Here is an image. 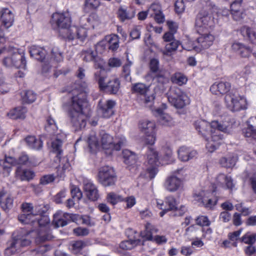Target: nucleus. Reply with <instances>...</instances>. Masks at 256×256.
I'll return each instance as SVG.
<instances>
[{
	"instance_id": "bb28decb",
	"label": "nucleus",
	"mask_w": 256,
	"mask_h": 256,
	"mask_svg": "<svg viewBox=\"0 0 256 256\" xmlns=\"http://www.w3.org/2000/svg\"><path fill=\"white\" fill-rule=\"evenodd\" d=\"M29 52L31 57L40 61H42L46 54V50L43 48L36 46H32L30 47Z\"/></svg>"
},
{
	"instance_id": "de8ad7c7",
	"label": "nucleus",
	"mask_w": 256,
	"mask_h": 256,
	"mask_svg": "<svg viewBox=\"0 0 256 256\" xmlns=\"http://www.w3.org/2000/svg\"><path fill=\"white\" fill-rule=\"evenodd\" d=\"M36 98V94L32 91L28 90L22 93V98L24 103H32L35 101Z\"/></svg>"
},
{
	"instance_id": "9b49d317",
	"label": "nucleus",
	"mask_w": 256,
	"mask_h": 256,
	"mask_svg": "<svg viewBox=\"0 0 256 256\" xmlns=\"http://www.w3.org/2000/svg\"><path fill=\"white\" fill-rule=\"evenodd\" d=\"M98 180L104 186L114 185L116 180L114 170L108 166L101 168L98 172Z\"/></svg>"
},
{
	"instance_id": "f8f14e48",
	"label": "nucleus",
	"mask_w": 256,
	"mask_h": 256,
	"mask_svg": "<svg viewBox=\"0 0 256 256\" xmlns=\"http://www.w3.org/2000/svg\"><path fill=\"white\" fill-rule=\"evenodd\" d=\"M2 62L6 67L14 66L22 68H25L26 64L24 54L19 52L17 49L15 50L12 56L6 57Z\"/></svg>"
},
{
	"instance_id": "aec40b11",
	"label": "nucleus",
	"mask_w": 256,
	"mask_h": 256,
	"mask_svg": "<svg viewBox=\"0 0 256 256\" xmlns=\"http://www.w3.org/2000/svg\"><path fill=\"white\" fill-rule=\"evenodd\" d=\"M0 20L2 25L6 28L12 26L14 22V15L12 12L7 8H2L0 11Z\"/></svg>"
},
{
	"instance_id": "a211bd4d",
	"label": "nucleus",
	"mask_w": 256,
	"mask_h": 256,
	"mask_svg": "<svg viewBox=\"0 0 256 256\" xmlns=\"http://www.w3.org/2000/svg\"><path fill=\"white\" fill-rule=\"evenodd\" d=\"M84 190L88 199L94 201L99 198L96 186L90 180L84 182Z\"/></svg>"
},
{
	"instance_id": "09e8293b",
	"label": "nucleus",
	"mask_w": 256,
	"mask_h": 256,
	"mask_svg": "<svg viewBox=\"0 0 256 256\" xmlns=\"http://www.w3.org/2000/svg\"><path fill=\"white\" fill-rule=\"evenodd\" d=\"M74 28H76L74 26H70V28H66L60 34H59L62 38H67L70 40H73L76 38V32H74Z\"/></svg>"
},
{
	"instance_id": "5fc2aeb1",
	"label": "nucleus",
	"mask_w": 256,
	"mask_h": 256,
	"mask_svg": "<svg viewBox=\"0 0 256 256\" xmlns=\"http://www.w3.org/2000/svg\"><path fill=\"white\" fill-rule=\"evenodd\" d=\"M108 202L112 205H114L118 202H122L124 198L120 195L114 192H110L107 196Z\"/></svg>"
},
{
	"instance_id": "052dcab7",
	"label": "nucleus",
	"mask_w": 256,
	"mask_h": 256,
	"mask_svg": "<svg viewBox=\"0 0 256 256\" xmlns=\"http://www.w3.org/2000/svg\"><path fill=\"white\" fill-rule=\"evenodd\" d=\"M46 130L51 134H54L57 130V126L55 121L50 117L47 120V124L46 126Z\"/></svg>"
},
{
	"instance_id": "6e6d98bb",
	"label": "nucleus",
	"mask_w": 256,
	"mask_h": 256,
	"mask_svg": "<svg viewBox=\"0 0 256 256\" xmlns=\"http://www.w3.org/2000/svg\"><path fill=\"white\" fill-rule=\"evenodd\" d=\"M82 56H83V60L88 62L94 60L96 56V54L91 48H88L82 50Z\"/></svg>"
},
{
	"instance_id": "39448f33",
	"label": "nucleus",
	"mask_w": 256,
	"mask_h": 256,
	"mask_svg": "<svg viewBox=\"0 0 256 256\" xmlns=\"http://www.w3.org/2000/svg\"><path fill=\"white\" fill-rule=\"evenodd\" d=\"M166 96L168 102L177 108H183L190 102L188 96L177 86H171Z\"/></svg>"
},
{
	"instance_id": "a18cd8bd",
	"label": "nucleus",
	"mask_w": 256,
	"mask_h": 256,
	"mask_svg": "<svg viewBox=\"0 0 256 256\" xmlns=\"http://www.w3.org/2000/svg\"><path fill=\"white\" fill-rule=\"evenodd\" d=\"M16 175L20 177L22 180H30L34 176V173L30 170H21L18 168L16 170Z\"/></svg>"
},
{
	"instance_id": "cd10ccee",
	"label": "nucleus",
	"mask_w": 256,
	"mask_h": 256,
	"mask_svg": "<svg viewBox=\"0 0 256 256\" xmlns=\"http://www.w3.org/2000/svg\"><path fill=\"white\" fill-rule=\"evenodd\" d=\"M232 49L237 52L242 57H248L252 52L250 48L240 42H234L232 46Z\"/></svg>"
},
{
	"instance_id": "f704fd0d",
	"label": "nucleus",
	"mask_w": 256,
	"mask_h": 256,
	"mask_svg": "<svg viewBox=\"0 0 256 256\" xmlns=\"http://www.w3.org/2000/svg\"><path fill=\"white\" fill-rule=\"evenodd\" d=\"M52 236L49 230H40L36 238V244H40L42 242L52 240Z\"/></svg>"
},
{
	"instance_id": "72a5a7b5",
	"label": "nucleus",
	"mask_w": 256,
	"mask_h": 256,
	"mask_svg": "<svg viewBox=\"0 0 256 256\" xmlns=\"http://www.w3.org/2000/svg\"><path fill=\"white\" fill-rule=\"evenodd\" d=\"M170 80L173 84H176L179 86L186 84L188 82L187 77L184 74L180 72H176L172 76Z\"/></svg>"
},
{
	"instance_id": "f3484780",
	"label": "nucleus",
	"mask_w": 256,
	"mask_h": 256,
	"mask_svg": "<svg viewBox=\"0 0 256 256\" xmlns=\"http://www.w3.org/2000/svg\"><path fill=\"white\" fill-rule=\"evenodd\" d=\"M212 126L214 128V133L220 134V131L224 132H229L232 128V123L230 118H226L224 120L219 122L218 121L214 120L212 122Z\"/></svg>"
},
{
	"instance_id": "473e14b6",
	"label": "nucleus",
	"mask_w": 256,
	"mask_h": 256,
	"mask_svg": "<svg viewBox=\"0 0 256 256\" xmlns=\"http://www.w3.org/2000/svg\"><path fill=\"white\" fill-rule=\"evenodd\" d=\"M158 230L150 224L146 226V230L140 233L142 238L146 240L153 241L152 234L157 232Z\"/></svg>"
},
{
	"instance_id": "bf43d9fd",
	"label": "nucleus",
	"mask_w": 256,
	"mask_h": 256,
	"mask_svg": "<svg viewBox=\"0 0 256 256\" xmlns=\"http://www.w3.org/2000/svg\"><path fill=\"white\" fill-rule=\"evenodd\" d=\"M52 56L56 62H60L63 60L62 52L58 47H54L52 49Z\"/></svg>"
},
{
	"instance_id": "13d9d810",
	"label": "nucleus",
	"mask_w": 256,
	"mask_h": 256,
	"mask_svg": "<svg viewBox=\"0 0 256 256\" xmlns=\"http://www.w3.org/2000/svg\"><path fill=\"white\" fill-rule=\"evenodd\" d=\"M241 241L248 245L254 244L256 241V236L255 234L248 232L242 236Z\"/></svg>"
},
{
	"instance_id": "69168bd1",
	"label": "nucleus",
	"mask_w": 256,
	"mask_h": 256,
	"mask_svg": "<svg viewBox=\"0 0 256 256\" xmlns=\"http://www.w3.org/2000/svg\"><path fill=\"white\" fill-rule=\"evenodd\" d=\"M12 198L9 194H6V196H5L4 201V203H2V208L4 210H6L12 208Z\"/></svg>"
},
{
	"instance_id": "f257e3e1",
	"label": "nucleus",
	"mask_w": 256,
	"mask_h": 256,
	"mask_svg": "<svg viewBox=\"0 0 256 256\" xmlns=\"http://www.w3.org/2000/svg\"><path fill=\"white\" fill-rule=\"evenodd\" d=\"M88 92V84L84 82L78 84L69 94L70 100L67 103L68 115L76 130L84 128L86 125L87 116L84 110L88 105L87 94Z\"/></svg>"
},
{
	"instance_id": "f03ea898",
	"label": "nucleus",
	"mask_w": 256,
	"mask_h": 256,
	"mask_svg": "<svg viewBox=\"0 0 256 256\" xmlns=\"http://www.w3.org/2000/svg\"><path fill=\"white\" fill-rule=\"evenodd\" d=\"M30 234V232H27L23 228L14 231L12 234V239L7 242L5 255L12 256L17 252L21 247L30 245L31 243Z\"/></svg>"
},
{
	"instance_id": "b1692460",
	"label": "nucleus",
	"mask_w": 256,
	"mask_h": 256,
	"mask_svg": "<svg viewBox=\"0 0 256 256\" xmlns=\"http://www.w3.org/2000/svg\"><path fill=\"white\" fill-rule=\"evenodd\" d=\"M24 140L26 146L31 149L40 150L43 146L42 142L40 138H37L33 136H28Z\"/></svg>"
},
{
	"instance_id": "a878e982",
	"label": "nucleus",
	"mask_w": 256,
	"mask_h": 256,
	"mask_svg": "<svg viewBox=\"0 0 256 256\" xmlns=\"http://www.w3.org/2000/svg\"><path fill=\"white\" fill-rule=\"evenodd\" d=\"M216 182L220 186H226L228 189H232L234 186L232 178L223 174H220L218 176Z\"/></svg>"
},
{
	"instance_id": "4d7b16f0",
	"label": "nucleus",
	"mask_w": 256,
	"mask_h": 256,
	"mask_svg": "<svg viewBox=\"0 0 256 256\" xmlns=\"http://www.w3.org/2000/svg\"><path fill=\"white\" fill-rule=\"evenodd\" d=\"M72 31H74V32H76V38L82 42H83L86 38L87 30L83 27H76V28H74Z\"/></svg>"
},
{
	"instance_id": "2eb2a0df",
	"label": "nucleus",
	"mask_w": 256,
	"mask_h": 256,
	"mask_svg": "<svg viewBox=\"0 0 256 256\" xmlns=\"http://www.w3.org/2000/svg\"><path fill=\"white\" fill-rule=\"evenodd\" d=\"M116 102L112 100H107L105 102L100 100L98 103V114L103 118H108L114 114L113 108Z\"/></svg>"
},
{
	"instance_id": "0e129e2a",
	"label": "nucleus",
	"mask_w": 256,
	"mask_h": 256,
	"mask_svg": "<svg viewBox=\"0 0 256 256\" xmlns=\"http://www.w3.org/2000/svg\"><path fill=\"white\" fill-rule=\"evenodd\" d=\"M53 222L56 228L60 226L62 227L68 224L67 220H64L59 216L58 214H56L54 215V220Z\"/></svg>"
},
{
	"instance_id": "338daca9",
	"label": "nucleus",
	"mask_w": 256,
	"mask_h": 256,
	"mask_svg": "<svg viewBox=\"0 0 256 256\" xmlns=\"http://www.w3.org/2000/svg\"><path fill=\"white\" fill-rule=\"evenodd\" d=\"M161 12V7L160 4H152L148 10V12L151 16H153Z\"/></svg>"
},
{
	"instance_id": "ddd939ff",
	"label": "nucleus",
	"mask_w": 256,
	"mask_h": 256,
	"mask_svg": "<svg viewBox=\"0 0 256 256\" xmlns=\"http://www.w3.org/2000/svg\"><path fill=\"white\" fill-rule=\"evenodd\" d=\"M194 126L200 134L204 137L206 140L209 138V136L212 134L214 132V128L210 124L202 120H198L194 123Z\"/></svg>"
},
{
	"instance_id": "4468645a",
	"label": "nucleus",
	"mask_w": 256,
	"mask_h": 256,
	"mask_svg": "<svg viewBox=\"0 0 256 256\" xmlns=\"http://www.w3.org/2000/svg\"><path fill=\"white\" fill-rule=\"evenodd\" d=\"M156 204L158 207L162 210L160 214V216H163L166 212L170 210H176V202L175 198L172 196H167L164 202L162 200H157Z\"/></svg>"
},
{
	"instance_id": "49530a36",
	"label": "nucleus",
	"mask_w": 256,
	"mask_h": 256,
	"mask_svg": "<svg viewBox=\"0 0 256 256\" xmlns=\"http://www.w3.org/2000/svg\"><path fill=\"white\" fill-rule=\"evenodd\" d=\"M156 112L159 116V120L162 124L170 126L172 124V119L168 114L164 113L160 108L157 109Z\"/></svg>"
},
{
	"instance_id": "412c9836",
	"label": "nucleus",
	"mask_w": 256,
	"mask_h": 256,
	"mask_svg": "<svg viewBox=\"0 0 256 256\" xmlns=\"http://www.w3.org/2000/svg\"><path fill=\"white\" fill-rule=\"evenodd\" d=\"M230 88V84L226 82H214L210 87V90L212 93L218 94L227 93Z\"/></svg>"
},
{
	"instance_id": "423d86ee",
	"label": "nucleus",
	"mask_w": 256,
	"mask_h": 256,
	"mask_svg": "<svg viewBox=\"0 0 256 256\" xmlns=\"http://www.w3.org/2000/svg\"><path fill=\"white\" fill-rule=\"evenodd\" d=\"M224 103L226 108L232 112H239L248 108L246 98L233 92L226 94L224 98Z\"/></svg>"
},
{
	"instance_id": "680f3d73",
	"label": "nucleus",
	"mask_w": 256,
	"mask_h": 256,
	"mask_svg": "<svg viewBox=\"0 0 256 256\" xmlns=\"http://www.w3.org/2000/svg\"><path fill=\"white\" fill-rule=\"evenodd\" d=\"M204 196L205 192L203 190L195 192L193 196L194 200L199 205L202 206L206 200Z\"/></svg>"
},
{
	"instance_id": "4c0bfd02",
	"label": "nucleus",
	"mask_w": 256,
	"mask_h": 256,
	"mask_svg": "<svg viewBox=\"0 0 256 256\" xmlns=\"http://www.w3.org/2000/svg\"><path fill=\"white\" fill-rule=\"evenodd\" d=\"M242 34L246 36L249 40L254 44H256V30L244 26L241 29Z\"/></svg>"
},
{
	"instance_id": "1a4fd4ad",
	"label": "nucleus",
	"mask_w": 256,
	"mask_h": 256,
	"mask_svg": "<svg viewBox=\"0 0 256 256\" xmlns=\"http://www.w3.org/2000/svg\"><path fill=\"white\" fill-rule=\"evenodd\" d=\"M22 212L18 216V220L22 223L29 224L34 221V218L36 214H42L44 211L41 209L40 206L33 207L32 204L24 203L22 205Z\"/></svg>"
},
{
	"instance_id": "6e6552de",
	"label": "nucleus",
	"mask_w": 256,
	"mask_h": 256,
	"mask_svg": "<svg viewBox=\"0 0 256 256\" xmlns=\"http://www.w3.org/2000/svg\"><path fill=\"white\" fill-rule=\"evenodd\" d=\"M100 136L102 146L106 150H120L126 143V139L123 136H118L114 140L111 136L104 131L100 132Z\"/></svg>"
},
{
	"instance_id": "3c124183",
	"label": "nucleus",
	"mask_w": 256,
	"mask_h": 256,
	"mask_svg": "<svg viewBox=\"0 0 256 256\" xmlns=\"http://www.w3.org/2000/svg\"><path fill=\"white\" fill-rule=\"evenodd\" d=\"M100 4L99 0H86L84 10L86 11L95 10L98 8Z\"/></svg>"
},
{
	"instance_id": "c756f323",
	"label": "nucleus",
	"mask_w": 256,
	"mask_h": 256,
	"mask_svg": "<svg viewBox=\"0 0 256 256\" xmlns=\"http://www.w3.org/2000/svg\"><path fill=\"white\" fill-rule=\"evenodd\" d=\"M180 44V42L176 40L168 42L165 45L164 49L162 51L163 55L168 56H172Z\"/></svg>"
},
{
	"instance_id": "8fccbe9b",
	"label": "nucleus",
	"mask_w": 256,
	"mask_h": 256,
	"mask_svg": "<svg viewBox=\"0 0 256 256\" xmlns=\"http://www.w3.org/2000/svg\"><path fill=\"white\" fill-rule=\"evenodd\" d=\"M123 156L126 164L132 165L136 163V156L132 152L126 150L123 151Z\"/></svg>"
},
{
	"instance_id": "e433bc0d",
	"label": "nucleus",
	"mask_w": 256,
	"mask_h": 256,
	"mask_svg": "<svg viewBox=\"0 0 256 256\" xmlns=\"http://www.w3.org/2000/svg\"><path fill=\"white\" fill-rule=\"evenodd\" d=\"M42 214H36L35 218H34V221L32 222L30 224L34 226H44L50 222V220L47 216H42Z\"/></svg>"
},
{
	"instance_id": "864d4df0",
	"label": "nucleus",
	"mask_w": 256,
	"mask_h": 256,
	"mask_svg": "<svg viewBox=\"0 0 256 256\" xmlns=\"http://www.w3.org/2000/svg\"><path fill=\"white\" fill-rule=\"evenodd\" d=\"M242 133L245 137L256 140V128L252 124H248L246 128L243 129Z\"/></svg>"
},
{
	"instance_id": "37998d69",
	"label": "nucleus",
	"mask_w": 256,
	"mask_h": 256,
	"mask_svg": "<svg viewBox=\"0 0 256 256\" xmlns=\"http://www.w3.org/2000/svg\"><path fill=\"white\" fill-rule=\"evenodd\" d=\"M200 232H202L200 228H197L192 225L186 229L184 234L192 240L198 237Z\"/></svg>"
},
{
	"instance_id": "79ce46f5",
	"label": "nucleus",
	"mask_w": 256,
	"mask_h": 256,
	"mask_svg": "<svg viewBox=\"0 0 256 256\" xmlns=\"http://www.w3.org/2000/svg\"><path fill=\"white\" fill-rule=\"evenodd\" d=\"M238 160V157L236 156H229L222 158L220 160V164L224 167L230 168L233 167Z\"/></svg>"
},
{
	"instance_id": "c85d7f7f",
	"label": "nucleus",
	"mask_w": 256,
	"mask_h": 256,
	"mask_svg": "<svg viewBox=\"0 0 256 256\" xmlns=\"http://www.w3.org/2000/svg\"><path fill=\"white\" fill-rule=\"evenodd\" d=\"M136 12L132 8H120L118 10V16L120 20L124 22L126 20H130L134 17Z\"/></svg>"
},
{
	"instance_id": "4be33fe9",
	"label": "nucleus",
	"mask_w": 256,
	"mask_h": 256,
	"mask_svg": "<svg viewBox=\"0 0 256 256\" xmlns=\"http://www.w3.org/2000/svg\"><path fill=\"white\" fill-rule=\"evenodd\" d=\"M214 40V36L210 34H206L201 35L197 38L196 42L198 47L202 49L208 48L213 44Z\"/></svg>"
},
{
	"instance_id": "9d476101",
	"label": "nucleus",
	"mask_w": 256,
	"mask_h": 256,
	"mask_svg": "<svg viewBox=\"0 0 256 256\" xmlns=\"http://www.w3.org/2000/svg\"><path fill=\"white\" fill-rule=\"evenodd\" d=\"M52 19V24L57 28L59 34L71 26V18L68 12H55Z\"/></svg>"
},
{
	"instance_id": "e2e57ef3",
	"label": "nucleus",
	"mask_w": 256,
	"mask_h": 256,
	"mask_svg": "<svg viewBox=\"0 0 256 256\" xmlns=\"http://www.w3.org/2000/svg\"><path fill=\"white\" fill-rule=\"evenodd\" d=\"M144 142L146 145H153L156 140V133L146 134Z\"/></svg>"
},
{
	"instance_id": "a19ab883",
	"label": "nucleus",
	"mask_w": 256,
	"mask_h": 256,
	"mask_svg": "<svg viewBox=\"0 0 256 256\" xmlns=\"http://www.w3.org/2000/svg\"><path fill=\"white\" fill-rule=\"evenodd\" d=\"M140 244L144 245L143 243H141L140 240H130L122 242L120 244V248L124 250H130L134 248L136 246Z\"/></svg>"
},
{
	"instance_id": "603ef678",
	"label": "nucleus",
	"mask_w": 256,
	"mask_h": 256,
	"mask_svg": "<svg viewBox=\"0 0 256 256\" xmlns=\"http://www.w3.org/2000/svg\"><path fill=\"white\" fill-rule=\"evenodd\" d=\"M87 142L90 149L96 148L99 146V143L97 138L96 136V132H92L88 137Z\"/></svg>"
},
{
	"instance_id": "c9c22d12",
	"label": "nucleus",
	"mask_w": 256,
	"mask_h": 256,
	"mask_svg": "<svg viewBox=\"0 0 256 256\" xmlns=\"http://www.w3.org/2000/svg\"><path fill=\"white\" fill-rule=\"evenodd\" d=\"M132 92L143 96L149 93L150 86L143 83H136L133 84L132 88Z\"/></svg>"
},
{
	"instance_id": "20e7f679",
	"label": "nucleus",
	"mask_w": 256,
	"mask_h": 256,
	"mask_svg": "<svg viewBox=\"0 0 256 256\" xmlns=\"http://www.w3.org/2000/svg\"><path fill=\"white\" fill-rule=\"evenodd\" d=\"M218 23V18H214L212 10H202L196 19L195 26L198 32H209Z\"/></svg>"
},
{
	"instance_id": "393cba45",
	"label": "nucleus",
	"mask_w": 256,
	"mask_h": 256,
	"mask_svg": "<svg viewBox=\"0 0 256 256\" xmlns=\"http://www.w3.org/2000/svg\"><path fill=\"white\" fill-rule=\"evenodd\" d=\"M139 128L144 134L156 133V126L154 121L144 120L139 124Z\"/></svg>"
},
{
	"instance_id": "58836bf2",
	"label": "nucleus",
	"mask_w": 256,
	"mask_h": 256,
	"mask_svg": "<svg viewBox=\"0 0 256 256\" xmlns=\"http://www.w3.org/2000/svg\"><path fill=\"white\" fill-rule=\"evenodd\" d=\"M86 245V242L82 240L72 241L69 244V249L73 254H78Z\"/></svg>"
},
{
	"instance_id": "dca6fc26",
	"label": "nucleus",
	"mask_w": 256,
	"mask_h": 256,
	"mask_svg": "<svg viewBox=\"0 0 256 256\" xmlns=\"http://www.w3.org/2000/svg\"><path fill=\"white\" fill-rule=\"evenodd\" d=\"M182 181L180 178L172 175L166 178L164 186L166 190L172 192L182 188Z\"/></svg>"
},
{
	"instance_id": "5701e85b",
	"label": "nucleus",
	"mask_w": 256,
	"mask_h": 256,
	"mask_svg": "<svg viewBox=\"0 0 256 256\" xmlns=\"http://www.w3.org/2000/svg\"><path fill=\"white\" fill-rule=\"evenodd\" d=\"M206 140L208 141L206 144V148L208 152H212L219 146L222 138L220 134H217V133H213L209 136V138Z\"/></svg>"
},
{
	"instance_id": "2f4dec72",
	"label": "nucleus",
	"mask_w": 256,
	"mask_h": 256,
	"mask_svg": "<svg viewBox=\"0 0 256 256\" xmlns=\"http://www.w3.org/2000/svg\"><path fill=\"white\" fill-rule=\"evenodd\" d=\"M1 162L4 167L2 176H8L11 171V167L12 165H16V162L12 157H6L4 160H1Z\"/></svg>"
},
{
	"instance_id": "0eeeda50",
	"label": "nucleus",
	"mask_w": 256,
	"mask_h": 256,
	"mask_svg": "<svg viewBox=\"0 0 256 256\" xmlns=\"http://www.w3.org/2000/svg\"><path fill=\"white\" fill-rule=\"evenodd\" d=\"M158 160V152L153 148L148 147L146 161L148 168L143 174L146 178L152 180L155 177L158 172L156 167L160 164Z\"/></svg>"
},
{
	"instance_id": "c03bdc74",
	"label": "nucleus",
	"mask_w": 256,
	"mask_h": 256,
	"mask_svg": "<svg viewBox=\"0 0 256 256\" xmlns=\"http://www.w3.org/2000/svg\"><path fill=\"white\" fill-rule=\"evenodd\" d=\"M108 44L109 50L112 52L116 50L119 47V38L116 34H112L108 38Z\"/></svg>"
},
{
	"instance_id": "7c9ffc66",
	"label": "nucleus",
	"mask_w": 256,
	"mask_h": 256,
	"mask_svg": "<svg viewBox=\"0 0 256 256\" xmlns=\"http://www.w3.org/2000/svg\"><path fill=\"white\" fill-rule=\"evenodd\" d=\"M27 110L24 106H18L14 108L7 114L8 116L12 119H24L26 117Z\"/></svg>"
},
{
	"instance_id": "ea45409f",
	"label": "nucleus",
	"mask_w": 256,
	"mask_h": 256,
	"mask_svg": "<svg viewBox=\"0 0 256 256\" xmlns=\"http://www.w3.org/2000/svg\"><path fill=\"white\" fill-rule=\"evenodd\" d=\"M230 13L233 18L239 20L243 18L244 14L241 6H238L236 4H232L230 6Z\"/></svg>"
},
{
	"instance_id": "774afa93",
	"label": "nucleus",
	"mask_w": 256,
	"mask_h": 256,
	"mask_svg": "<svg viewBox=\"0 0 256 256\" xmlns=\"http://www.w3.org/2000/svg\"><path fill=\"white\" fill-rule=\"evenodd\" d=\"M62 146V142L58 138H56L52 143V146L54 151L56 152L58 155H60L62 152V150L61 149Z\"/></svg>"
},
{
	"instance_id": "7ed1b4c3",
	"label": "nucleus",
	"mask_w": 256,
	"mask_h": 256,
	"mask_svg": "<svg viewBox=\"0 0 256 256\" xmlns=\"http://www.w3.org/2000/svg\"><path fill=\"white\" fill-rule=\"evenodd\" d=\"M99 68L94 74V78L99 85L101 90H106L110 94H115L119 90L120 82L115 77H111L107 80L106 72L102 66L98 65Z\"/></svg>"
},
{
	"instance_id": "6ab92c4d",
	"label": "nucleus",
	"mask_w": 256,
	"mask_h": 256,
	"mask_svg": "<svg viewBox=\"0 0 256 256\" xmlns=\"http://www.w3.org/2000/svg\"><path fill=\"white\" fill-rule=\"evenodd\" d=\"M197 152L190 148L182 146L178 150V158L182 162H188L197 156Z\"/></svg>"
}]
</instances>
